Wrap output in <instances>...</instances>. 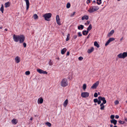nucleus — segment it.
I'll return each mask as SVG.
<instances>
[{"instance_id": "f257e3e1", "label": "nucleus", "mask_w": 127, "mask_h": 127, "mask_svg": "<svg viewBox=\"0 0 127 127\" xmlns=\"http://www.w3.org/2000/svg\"><path fill=\"white\" fill-rule=\"evenodd\" d=\"M99 9V7L97 6H91L88 10L90 13H91L94 12L96 11Z\"/></svg>"}, {"instance_id": "f03ea898", "label": "nucleus", "mask_w": 127, "mask_h": 127, "mask_svg": "<svg viewBox=\"0 0 127 127\" xmlns=\"http://www.w3.org/2000/svg\"><path fill=\"white\" fill-rule=\"evenodd\" d=\"M61 85L62 87H65L68 85V82L67 79L64 78L62 81L61 83Z\"/></svg>"}, {"instance_id": "7ed1b4c3", "label": "nucleus", "mask_w": 127, "mask_h": 127, "mask_svg": "<svg viewBox=\"0 0 127 127\" xmlns=\"http://www.w3.org/2000/svg\"><path fill=\"white\" fill-rule=\"evenodd\" d=\"M119 58L124 59L127 57V52H124L123 53H121L117 55Z\"/></svg>"}, {"instance_id": "20e7f679", "label": "nucleus", "mask_w": 127, "mask_h": 127, "mask_svg": "<svg viewBox=\"0 0 127 127\" xmlns=\"http://www.w3.org/2000/svg\"><path fill=\"white\" fill-rule=\"evenodd\" d=\"M52 14L51 13H46L43 15V17L44 18L45 20H46L49 21V18L51 17Z\"/></svg>"}, {"instance_id": "39448f33", "label": "nucleus", "mask_w": 127, "mask_h": 127, "mask_svg": "<svg viewBox=\"0 0 127 127\" xmlns=\"http://www.w3.org/2000/svg\"><path fill=\"white\" fill-rule=\"evenodd\" d=\"M20 35H15L14 34L13 36V39L14 41L16 42H17L19 40Z\"/></svg>"}, {"instance_id": "423d86ee", "label": "nucleus", "mask_w": 127, "mask_h": 127, "mask_svg": "<svg viewBox=\"0 0 127 127\" xmlns=\"http://www.w3.org/2000/svg\"><path fill=\"white\" fill-rule=\"evenodd\" d=\"M25 39V37L24 35H20L19 40L20 43H23Z\"/></svg>"}, {"instance_id": "0eeeda50", "label": "nucleus", "mask_w": 127, "mask_h": 127, "mask_svg": "<svg viewBox=\"0 0 127 127\" xmlns=\"http://www.w3.org/2000/svg\"><path fill=\"white\" fill-rule=\"evenodd\" d=\"M89 95V93L87 92L82 93L81 95V96L82 97L84 98L88 97Z\"/></svg>"}, {"instance_id": "6e6552de", "label": "nucleus", "mask_w": 127, "mask_h": 127, "mask_svg": "<svg viewBox=\"0 0 127 127\" xmlns=\"http://www.w3.org/2000/svg\"><path fill=\"white\" fill-rule=\"evenodd\" d=\"M99 83V81H97L96 83L94 84L91 87L92 89H95L96 88Z\"/></svg>"}, {"instance_id": "1a4fd4ad", "label": "nucleus", "mask_w": 127, "mask_h": 127, "mask_svg": "<svg viewBox=\"0 0 127 127\" xmlns=\"http://www.w3.org/2000/svg\"><path fill=\"white\" fill-rule=\"evenodd\" d=\"M98 99L99 100H100L103 101V102L104 104H105L106 102V101L105 100V98L104 97H102L101 96H99L98 97Z\"/></svg>"}, {"instance_id": "9d476101", "label": "nucleus", "mask_w": 127, "mask_h": 127, "mask_svg": "<svg viewBox=\"0 0 127 127\" xmlns=\"http://www.w3.org/2000/svg\"><path fill=\"white\" fill-rule=\"evenodd\" d=\"M56 20L57 24L59 25H60L61 24L60 22V19L59 18V15H57L56 17Z\"/></svg>"}, {"instance_id": "9b49d317", "label": "nucleus", "mask_w": 127, "mask_h": 127, "mask_svg": "<svg viewBox=\"0 0 127 127\" xmlns=\"http://www.w3.org/2000/svg\"><path fill=\"white\" fill-rule=\"evenodd\" d=\"M26 1V9L27 10L29 8L30 3L29 0H24Z\"/></svg>"}, {"instance_id": "f8f14e48", "label": "nucleus", "mask_w": 127, "mask_h": 127, "mask_svg": "<svg viewBox=\"0 0 127 127\" xmlns=\"http://www.w3.org/2000/svg\"><path fill=\"white\" fill-rule=\"evenodd\" d=\"M18 121L16 119H13L11 121V122L13 124L16 125L18 123Z\"/></svg>"}, {"instance_id": "ddd939ff", "label": "nucleus", "mask_w": 127, "mask_h": 127, "mask_svg": "<svg viewBox=\"0 0 127 127\" xmlns=\"http://www.w3.org/2000/svg\"><path fill=\"white\" fill-rule=\"evenodd\" d=\"M114 31L113 30H112L108 34L107 36L108 37H110L114 33Z\"/></svg>"}, {"instance_id": "4468645a", "label": "nucleus", "mask_w": 127, "mask_h": 127, "mask_svg": "<svg viewBox=\"0 0 127 127\" xmlns=\"http://www.w3.org/2000/svg\"><path fill=\"white\" fill-rule=\"evenodd\" d=\"M15 59L16 61V62L17 63H19L20 61V58L18 56H17V57H16L15 58Z\"/></svg>"}, {"instance_id": "2eb2a0df", "label": "nucleus", "mask_w": 127, "mask_h": 127, "mask_svg": "<svg viewBox=\"0 0 127 127\" xmlns=\"http://www.w3.org/2000/svg\"><path fill=\"white\" fill-rule=\"evenodd\" d=\"M89 19V16L88 15H85L82 18V20H84V19L87 20Z\"/></svg>"}, {"instance_id": "dca6fc26", "label": "nucleus", "mask_w": 127, "mask_h": 127, "mask_svg": "<svg viewBox=\"0 0 127 127\" xmlns=\"http://www.w3.org/2000/svg\"><path fill=\"white\" fill-rule=\"evenodd\" d=\"M43 101V99L42 98H39L38 100V103L42 104Z\"/></svg>"}, {"instance_id": "f3484780", "label": "nucleus", "mask_w": 127, "mask_h": 127, "mask_svg": "<svg viewBox=\"0 0 127 127\" xmlns=\"http://www.w3.org/2000/svg\"><path fill=\"white\" fill-rule=\"evenodd\" d=\"M110 122L111 123H113L114 125H115L117 124V121L116 120L113 119L111 120Z\"/></svg>"}, {"instance_id": "a211bd4d", "label": "nucleus", "mask_w": 127, "mask_h": 127, "mask_svg": "<svg viewBox=\"0 0 127 127\" xmlns=\"http://www.w3.org/2000/svg\"><path fill=\"white\" fill-rule=\"evenodd\" d=\"M67 50L65 48L63 49L61 51V53L62 54H64Z\"/></svg>"}, {"instance_id": "6ab92c4d", "label": "nucleus", "mask_w": 127, "mask_h": 127, "mask_svg": "<svg viewBox=\"0 0 127 127\" xmlns=\"http://www.w3.org/2000/svg\"><path fill=\"white\" fill-rule=\"evenodd\" d=\"M94 50V49L93 47H92L90 49H88L87 52L89 53H91L92 52H93Z\"/></svg>"}, {"instance_id": "aec40b11", "label": "nucleus", "mask_w": 127, "mask_h": 127, "mask_svg": "<svg viewBox=\"0 0 127 127\" xmlns=\"http://www.w3.org/2000/svg\"><path fill=\"white\" fill-rule=\"evenodd\" d=\"M68 100L67 99H66L64 101V104L63 105L64 107H66L68 104Z\"/></svg>"}, {"instance_id": "412c9836", "label": "nucleus", "mask_w": 127, "mask_h": 127, "mask_svg": "<svg viewBox=\"0 0 127 127\" xmlns=\"http://www.w3.org/2000/svg\"><path fill=\"white\" fill-rule=\"evenodd\" d=\"M104 104V103H103L102 102L100 104V106H101L100 109L101 110H103L104 109L105 106L103 105Z\"/></svg>"}, {"instance_id": "4be33fe9", "label": "nucleus", "mask_w": 127, "mask_h": 127, "mask_svg": "<svg viewBox=\"0 0 127 127\" xmlns=\"http://www.w3.org/2000/svg\"><path fill=\"white\" fill-rule=\"evenodd\" d=\"M84 28V26L82 25H80L79 26H78V29L79 30H80L81 29L82 30Z\"/></svg>"}, {"instance_id": "5701e85b", "label": "nucleus", "mask_w": 127, "mask_h": 127, "mask_svg": "<svg viewBox=\"0 0 127 127\" xmlns=\"http://www.w3.org/2000/svg\"><path fill=\"white\" fill-rule=\"evenodd\" d=\"M5 7L6 8H7V7H8L10 6V4L9 2H8L5 3Z\"/></svg>"}, {"instance_id": "b1692460", "label": "nucleus", "mask_w": 127, "mask_h": 127, "mask_svg": "<svg viewBox=\"0 0 127 127\" xmlns=\"http://www.w3.org/2000/svg\"><path fill=\"white\" fill-rule=\"evenodd\" d=\"M94 45L95 46H96L98 48L99 47V45L98 44L97 42L96 41H95L94 42Z\"/></svg>"}, {"instance_id": "393cba45", "label": "nucleus", "mask_w": 127, "mask_h": 127, "mask_svg": "<svg viewBox=\"0 0 127 127\" xmlns=\"http://www.w3.org/2000/svg\"><path fill=\"white\" fill-rule=\"evenodd\" d=\"M0 11L2 13L3 12L4 10V7L3 4H2L1 5V7L0 9Z\"/></svg>"}, {"instance_id": "a878e982", "label": "nucleus", "mask_w": 127, "mask_h": 127, "mask_svg": "<svg viewBox=\"0 0 127 127\" xmlns=\"http://www.w3.org/2000/svg\"><path fill=\"white\" fill-rule=\"evenodd\" d=\"M37 71L40 74H42L43 73V70L41 69H37Z\"/></svg>"}, {"instance_id": "bb28decb", "label": "nucleus", "mask_w": 127, "mask_h": 127, "mask_svg": "<svg viewBox=\"0 0 127 127\" xmlns=\"http://www.w3.org/2000/svg\"><path fill=\"white\" fill-rule=\"evenodd\" d=\"M92 28V27L91 24H90L89 25L88 27L87 28V30H89L90 31V30H91V29Z\"/></svg>"}, {"instance_id": "cd10ccee", "label": "nucleus", "mask_w": 127, "mask_h": 127, "mask_svg": "<svg viewBox=\"0 0 127 127\" xmlns=\"http://www.w3.org/2000/svg\"><path fill=\"white\" fill-rule=\"evenodd\" d=\"M96 0L97 1L96 3L98 5H100L101 3V0Z\"/></svg>"}, {"instance_id": "c85d7f7f", "label": "nucleus", "mask_w": 127, "mask_h": 127, "mask_svg": "<svg viewBox=\"0 0 127 127\" xmlns=\"http://www.w3.org/2000/svg\"><path fill=\"white\" fill-rule=\"evenodd\" d=\"M33 17L34 19H36L38 18V17L36 14H35L33 15Z\"/></svg>"}, {"instance_id": "c756f323", "label": "nucleus", "mask_w": 127, "mask_h": 127, "mask_svg": "<svg viewBox=\"0 0 127 127\" xmlns=\"http://www.w3.org/2000/svg\"><path fill=\"white\" fill-rule=\"evenodd\" d=\"M46 125L49 127H50L51 126V124L49 122H47L46 123Z\"/></svg>"}, {"instance_id": "7c9ffc66", "label": "nucleus", "mask_w": 127, "mask_h": 127, "mask_svg": "<svg viewBox=\"0 0 127 127\" xmlns=\"http://www.w3.org/2000/svg\"><path fill=\"white\" fill-rule=\"evenodd\" d=\"M49 65H53V62L51 60H50L49 62Z\"/></svg>"}, {"instance_id": "2f4dec72", "label": "nucleus", "mask_w": 127, "mask_h": 127, "mask_svg": "<svg viewBox=\"0 0 127 127\" xmlns=\"http://www.w3.org/2000/svg\"><path fill=\"white\" fill-rule=\"evenodd\" d=\"M110 42L115 40V38L113 37L110 38L108 40Z\"/></svg>"}, {"instance_id": "473e14b6", "label": "nucleus", "mask_w": 127, "mask_h": 127, "mask_svg": "<svg viewBox=\"0 0 127 127\" xmlns=\"http://www.w3.org/2000/svg\"><path fill=\"white\" fill-rule=\"evenodd\" d=\"M69 36L70 35L69 34H68L67 35V37L66 39V41H68L69 39Z\"/></svg>"}, {"instance_id": "72a5a7b5", "label": "nucleus", "mask_w": 127, "mask_h": 127, "mask_svg": "<svg viewBox=\"0 0 127 127\" xmlns=\"http://www.w3.org/2000/svg\"><path fill=\"white\" fill-rule=\"evenodd\" d=\"M70 6V4L69 3H68L66 5V7L67 8H69Z\"/></svg>"}, {"instance_id": "f704fd0d", "label": "nucleus", "mask_w": 127, "mask_h": 127, "mask_svg": "<svg viewBox=\"0 0 127 127\" xmlns=\"http://www.w3.org/2000/svg\"><path fill=\"white\" fill-rule=\"evenodd\" d=\"M83 89L84 90H85L86 88V85L85 84H84L83 85Z\"/></svg>"}, {"instance_id": "c9c22d12", "label": "nucleus", "mask_w": 127, "mask_h": 127, "mask_svg": "<svg viewBox=\"0 0 127 127\" xmlns=\"http://www.w3.org/2000/svg\"><path fill=\"white\" fill-rule=\"evenodd\" d=\"M30 74V72L29 71H26L25 72V74L27 75H28Z\"/></svg>"}, {"instance_id": "e433bc0d", "label": "nucleus", "mask_w": 127, "mask_h": 127, "mask_svg": "<svg viewBox=\"0 0 127 127\" xmlns=\"http://www.w3.org/2000/svg\"><path fill=\"white\" fill-rule=\"evenodd\" d=\"M119 122L120 124H124L125 122V121H122L121 120L119 121Z\"/></svg>"}, {"instance_id": "4c0bfd02", "label": "nucleus", "mask_w": 127, "mask_h": 127, "mask_svg": "<svg viewBox=\"0 0 127 127\" xmlns=\"http://www.w3.org/2000/svg\"><path fill=\"white\" fill-rule=\"evenodd\" d=\"M110 42V40L109 41V40H108L106 43L105 44V46H107V45Z\"/></svg>"}, {"instance_id": "58836bf2", "label": "nucleus", "mask_w": 127, "mask_h": 127, "mask_svg": "<svg viewBox=\"0 0 127 127\" xmlns=\"http://www.w3.org/2000/svg\"><path fill=\"white\" fill-rule=\"evenodd\" d=\"M98 101V100L97 98H95L94 99V102L95 103H96Z\"/></svg>"}, {"instance_id": "ea45409f", "label": "nucleus", "mask_w": 127, "mask_h": 127, "mask_svg": "<svg viewBox=\"0 0 127 127\" xmlns=\"http://www.w3.org/2000/svg\"><path fill=\"white\" fill-rule=\"evenodd\" d=\"M115 104V105L118 104L119 103V102L118 100H116L114 102Z\"/></svg>"}, {"instance_id": "a19ab883", "label": "nucleus", "mask_w": 127, "mask_h": 127, "mask_svg": "<svg viewBox=\"0 0 127 127\" xmlns=\"http://www.w3.org/2000/svg\"><path fill=\"white\" fill-rule=\"evenodd\" d=\"M94 97H97L98 96V94L97 93H95L94 95Z\"/></svg>"}, {"instance_id": "79ce46f5", "label": "nucleus", "mask_w": 127, "mask_h": 127, "mask_svg": "<svg viewBox=\"0 0 127 127\" xmlns=\"http://www.w3.org/2000/svg\"><path fill=\"white\" fill-rule=\"evenodd\" d=\"M78 36H82V34L80 32H79L78 33Z\"/></svg>"}, {"instance_id": "37998d69", "label": "nucleus", "mask_w": 127, "mask_h": 127, "mask_svg": "<svg viewBox=\"0 0 127 127\" xmlns=\"http://www.w3.org/2000/svg\"><path fill=\"white\" fill-rule=\"evenodd\" d=\"M115 117V116L114 115H112L110 116V118L112 119H114Z\"/></svg>"}, {"instance_id": "c03bdc74", "label": "nucleus", "mask_w": 127, "mask_h": 127, "mask_svg": "<svg viewBox=\"0 0 127 127\" xmlns=\"http://www.w3.org/2000/svg\"><path fill=\"white\" fill-rule=\"evenodd\" d=\"M83 58L82 57H79L78 60L80 61H82L83 60Z\"/></svg>"}, {"instance_id": "a18cd8bd", "label": "nucleus", "mask_w": 127, "mask_h": 127, "mask_svg": "<svg viewBox=\"0 0 127 127\" xmlns=\"http://www.w3.org/2000/svg\"><path fill=\"white\" fill-rule=\"evenodd\" d=\"M85 33V31H82V33L83 35H86V33Z\"/></svg>"}, {"instance_id": "49530a36", "label": "nucleus", "mask_w": 127, "mask_h": 127, "mask_svg": "<svg viewBox=\"0 0 127 127\" xmlns=\"http://www.w3.org/2000/svg\"><path fill=\"white\" fill-rule=\"evenodd\" d=\"M89 31L88 30H87V31H86L85 30V32L86 33V35L88 34L89 32Z\"/></svg>"}, {"instance_id": "de8ad7c7", "label": "nucleus", "mask_w": 127, "mask_h": 127, "mask_svg": "<svg viewBox=\"0 0 127 127\" xmlns=\"http://www.w3.org/2000/svg\"><path fill=\"white\" fill-rule=\"evenodd\" d=\"M23 46H24V47L25 48V47H26V44L25 43V42L24 43H23Z\"/></svg>"}, {"instance_id": "09e8293b", "label": "nucleus", "mask_w": 127, "mask_h": 127, "mask_svg": "<svg viewBox=\"0 0 127 127\" xmlns=\"http://www.w3.org/2000/svg\"><path fill=\"white\" fill-rule=\"evenodd\" d=\"M101 102V101L100 100H98V101L97 102V104H100Z\"/></svg>"}, {"instance_id": "8fccbe9b", "label": "nucleus", "mask_w": 127, "mask_h": 127, "mask_svg": "<svg viewBox=\"0 0 127 127\" xmlns=\"http://www.w3.org/2000/svg\"><path fill=\"white\" fill-rule=\"evenodd\" d=\"M75 12H74L71 15H70V16L71 17H72L73 16V15H74L75 13Z\"/></svg>"}, {"instance_id": "3c124183", "label": "nucleus", "mask_w": 127, "mask_h": 127, "mask_svg": "<svg viewBox=\"0 0 127 127\" xmlns=\"http://www.w3.org/2000/svg\"><path fill=\"white\" fill-rule=\"evenodd\" d=\"M47 72L46 71H44L43 70L42 74H47Z\"/></svg>"}, {"instance_id": "603ef678", "label": "nucleus", "mask_w": 127, "mask_h": 127, "mask_svg": "<svg viewBox=\"0 0 127 127\" xmlns=\"http://www.w3.org/2000/svg\"><path fill=\"white\" fill-rule=\"evenodd\" d=\"M77 35H75L74 36L73 38H74V39H76L77 38Z\"/></svg>"}, {"instance_id": "864d4df0", "label": "nucleus", "mask_w": 127, "mask_h": 127, "mask_svg": "<svg viewBox=\"0 0 127 127\" xmlns=\"http://www.w3.org/2000/svg\"><path fill=\"white\" fill-rule=\"evenodd\" d=\"M119 116L118 115H116L115 116V118L116 119H118L119 118Z\"/></svg>"}, {"instance_id": "5fc2aeb1", "label": "nucleus", "mask_w": 127, "mask_h": 127, "mask_svg": "<svg viewBox=\"0 0 127 127\" xmlns=\"http://www.w3.org/2000/svg\"><path fill=\"white\" fill-rule=\"evenodd\" d=\"M90 2V0H87V3L88 4Z\"/></svg>"}, {"instance_id": "6e6d98bb", "label": "nucleus", "mask_w": 127, "mask_h": 127, "mask_svg": "<svg viewBox=\"0 0 127 127\" xmlns=\"http://www.w3.org/2000/svg\"><path fill=\"white\" fill-rule=\"evenodd\" d=\"M71 76L70 75L68 77V78L69 80H70L71 79Z\"/></svg>"}, {"instance_id": "4d7b16f0", "label": "nucleus", "mask_w": 127, "mask_h": 127, "mask_svg": "<svg viewBox=\"0 0 127 127\" xmlns=\"http://www.w3.org/2000/svg\"><path fill=\"white\" fill-rule=\"evenodd\" d=\"M69 52H67L66 54V56H68L69 55Z\"/></svg>"}, {"instance_id": "13d9d810", "label": "nucleus", "mask_w": 127, "mask_h": 127, "mask_svg": "<svg viewBox=\"0 0 127 127\" xmlns=\"http://www.w3.org/2000/svg\"><path fill=\"white\" fill-rule=\"evenodd\" d=\"M90 33L89 35H88V36H87V38H89L90 37Z\"/></svg>"}, {"instance_id": "bf43d9fd", "label": "nucleus", "mask_w": 127, "mask_h": 127, "mask_svg": "<svg viewBox=\"0 0 127 127\" xmlns=\"http://www.w3.org/2000/svg\"><path fill=\"white\" fill-rule=\"evenodd\" d=\"M87 22L88 24H89L90 23V21H87Z\"/></svg>"}, {"instance_id": "052dcab7", "label": "nucleus", "mask_w": 127, "mask_h": 127, "mask_svg": "<svg viewBox=\"0 0 127 127\" xmlns=\"http://www.w3.org/2000/svg\"><path fill=\"white\" fill-rule=\"evenodd\" d=\"M125 121H127V118H126L125 119Z\"/></svg>"}, {"instance_id": "680f3d73", "label": "nucleus", "mask_w": 127, "mask_h": 127, "mask_svg": "<svg viewBox=\"0 0 127 127\" xmlns=\"http://www.w3.org/2000/svg\"><path fill=\"white\" fill-rule=\"evenodd\" d=\"M113 125L112 124H111L110 125V127H113Z\"/></svg>"}, {"instance_id": "e2e57ef3", "label": "nucleus", "mask_w": 127, "mask_h": 127, "mask_svg": "<svg viewBox=\"0 0 127 127\" xmlns=\"http://www.w3.org/2000/svg\"><path fill=\"white\" fill-rule=\"evenodd\" d=\"M123 38V37H122L120 39V41H121L122 40Z\"/></svg>"}, {"instance_id": "0e129e2a", "label": "nucleus", "mask_w": 127, "mask_h": 127, "mask_svg": "<svg viewBox=\"0 0 127 127\" xmlns=\"http://www.w3.org/2000/svg\"><path fill=\"white\" fill-rule=\"evenodd\" d=\"M32 119H33V118H32V117H31L30 119V120H32Z\"/></svg>"}, {"instance_id": "69168bd1", "label": "nucleus", "mask_w": 127, "mask_h": 127, "mask_svg": "<svg viewBox=\"0 0 127 127\" xmlns=\"http://www.w3.org/2000/svg\"><path fill=\"white\" fill-rule=\"evenodd\" d=\"M2 28V26L0 27V29H1Z\"/></svg>"}, {"instance_id": "338daca9", "label": "nucleus", "mask_w": 127, "mask_h": 127, "mask_svg": "<svg viewBox=\"0 0 127 127\" xmlns=\"http://www.w3.org/2000/svg\"><path fill=\"white\" fill-rule=\"evenodd\" d=\"M5 30L7 31V29H5Z\"/></svg>"}, {"instance_id": "774afa93", "label": "nucleus", "mask_w": 127, "mask_h": 127, "mask_svg": "<svg viewBox=\"0 0 127 127\" xmlns=\"http://www.w3.org/2000/svg\"><path fill=\"white\" fill-rule=\"evenodd\" d=\"M93 2L94 3H95V0H94L93 1Z\"/></svg>"}]
</instances>
